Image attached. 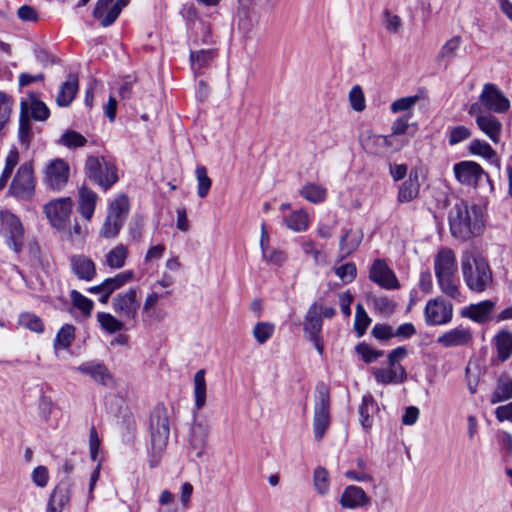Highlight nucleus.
I'll return each mask as SVG.
<instances>
[{
	"label": "nucleus",
	"instance_id": "nucleus-13",
	"mask_svg": "<svg viewBox=\"0 0 512 512\" xmlns=\"http://www.w3.org/2000/svg\"><path fill=\"white\" fill-rule=\"evenodd\" d=\"M452 315V305L439 299L429 300L424 309L425 321L429 326L446 324L451 321Z\"/></svg>",
	"mask_w": 512,
	"mask_h": 512
},
{
	"label": "nucleus",
	"instance_id": "nucleus-29",
	"mask_svg": "<svg viewBox=\"0 0 512 512\" xmlns=\"http://www.w3.org/2000/svg\"><path fill=\"white\" fill-rule=\"evenodd\" d=\"M419 190L418 174L417 172H410L408 179L399 187L397 201L399 203H409L418 197Z\"/></svg>",
	"mask_w": 512,
	"mask_h": 512
},
{
	"label": "nucleus",
	"instance_id": "nucleus-51",
	"mask_svg": "<svg viewBox=\"0 0 512 512\" xmlns=\"http://www.w3.org/2000/svg\"><path fill=\"white\" fill-rule=\"evenodd\" d=\"M469 151L473 155L482 156L485 159L493 160L496 157L495 150L485 141L474 139L469 145Z\"/></svg>",
	"mask_w": 512,
	"mask_h": 512
},
{
	"label": "nucleus",
	"instance_id": "nucleus-60",
	"mask_svg": "<svg viewBox=\"0 0 512 512\" xmlns=\"http://www.w3.org/2000/svg\"><path fill=\"white\" fill-rule=\"evenodd\" d=\"M349 101L351 104V107L355 111H363L366 107L365 104V97L362 91V88L359 85H355L351 88L349 92Z\"/></svg>",
	"mask_w": 512,
	"mask_h": 512
},
{
	"label": "nucleus",
	"instance_id": "nucleus-57",
	"mask_svg": "<svg viewBox=\"0 0 512 512\" xmlns=\"http://www.w3.org/2000/svg\"><path fill=\"white\" fill-rule=\"evenodd\" d=\"M334 272L344 284L351 283L357 276V268L353 262L335 267Z\"/></svg>",
	"mask_w": 512,
	"mask_h": 512
},
{
	"label": "nucleus",
	"instance_id": "nucleus-33",
	"mask_svg": "<svg viewBox=\"0 0 512 512\" xmlns=\"http://www.w3.org/2000/svg\"><path fill=\"white\" fill-rule=\"evenodd\" d=\"M462 44V38L460 36H453L447 40L440 48L436 60L440 64H449L457 55Z\"/></svg>",
	"mask_w": 512,
	"mask_h": 512
},
{
	"label": "nucleus",
	"instance_id": "nucleus-15",
	"mask_svg": "<svg viewBox=\"0 0 512 512\" xmlns=\"http://www.w3.org/2000/svg\"><path fill=\"white\" fill-rule=\"evenodd\" d=\"M371 498L364 489L356 485H348L344 488L339 504L343 509L355 510L369 506Z\"/></svg>",
	"mask_w": 512,
	"mask_h": 512
},
{
	"label": "nucleus",
	"instance_id": "nucleus-30",
	"mask_svg": "<svg viewBox=\"0 0 512 512\" xmlns=\"http://www.w3.org/2000/svg\"><path fill=\"white\" fill-rule=\"evenodd\" d=\"M322 330V317L316 303H313L305 316L304 331L310 340L317 339Z\"/></svg>",
	"mask_w": 512,
	"mask_h": 512
},
{
	"label": "nucleus",
	"instance_id": "nucleus-40",
	"mask_svg": "<svg viewBox=\"0 0 512 512\" xmlns=\"http://www.w3.org/2000/svg\"><path fill=\"white\" fill-rule=\"evenodd\" d=\"M496 349L498 358L502 361H506L512 355V333L500 332L496 336Z\"/></svg>",
	"mask_w": 512,
	"mask_h": 512
},
{
	"label": "nucleus",
	"instance_id": "nucleus-47",
	"mask_svg": "<svg viewBox=\"0 0 512 512\" xmlns=\"http://www.w3.org/2000/svg\"><path fill=\"white\" fill-rule=\"evenodd\" d=\"M195 175L197 180V194L200 198H205L212 185V181L208 177L206 167L198 165L195 170Z\"/></svg>",
	"mask_w": 512,
	"mask_h": 512
},
{
	"label": "nucleus",
	"instance_id": "nucleus-28",
	"mask_svg": "<svg viewBox=\"0 0 512 512\" xmlns=\"http://www.w3.org/2000/svg\"><path fill=\"white\" fill-rule=\"evenodd\" d=\"M129 213V200L124 194L116 197L109 205L107 218L113 222L124 225Z\"/></svg>",
	"mask_w": 512,
	"mask_h": 512
},
{
	"label": "nucleus",
	"instance_id": "nucleus-34",
	"mask_svg": "<svg viewBox=\"0 0 512 512\" xmlns=\"http://www.w3.org/2000/svg\"><path fill=\"white\" fill-rule=\"evenodd\" d=\"M205 374V370L200 369L195 373L193 378V395L195 408L197 411L201 410L206 405L207 387Z\"/></svg>",
	"mask_w": 512,
	"mask_h": 512
},
{
	"label": "nucleus",
	"instance_id": "nucleus-22",
	"mask_svg": "<svg viewBox=\"0 0 512 512\" xmlns=\"http://www.w3.org/2000/svg\"><path fill=\"white\" fill-rule=\"evenodd\" d=\"M70 266L73 273L80 280L91 281L96 275L95 263L85 255H72Z\"/></svg>",
	"mask_w": 512,
	"mask_h": 512
},
{
	"label": "nucleus",
	"instance_id": "nucleus-25",
	"mask_svg": "<svg viewBox=\"0 0 512 512\" xmlns=\"http://www.w3.org/2000/svg\"><path fill=\"white\" fill-rule=\"evenodd\" d=\"M375 380L383 385L400 384L407 378L406 369L404 367L388 366L387 368H377L373 372Z\"/></svg>",
	"mask_w": 512,
	"mask_h": 512
},
{
	"label": "nucleus",
	"instance_id": "nucleus-36",
	"mask_svg": "<svg viewBox=\"0 0 512 512\" xmlns=\"http://www.w3.org/2000/svg\"><path fill=\"white\" fill-rule=\"evenodd\" d=\"M438 285L440 290L443 294L446 296L452 298V299H458L461 296L460 290H459V280L456 276V273H453L452 275H441L436 276Z\"/></svg>",
	"mask_w": 512,
	"mask_h": 512
},
{
	"label": "nucleus",
	"instance_id": "nucleus-55",
	"mask_svg": "<svg viewBox=\"0 0 512 512\" xmlns=\"http://www.w3.org/2000/svg\"><path fill=\"white\" fill-rule=\"evenodd\" d=\"M19 323L25 328L36 333H41L44 331L43 321L40 317L33 313H22L19 317Z\"/></svg>",
	"mask_w": 512,
	"mask_h": 512
},
{
	"label": "nucleus",
	"instance_id": "nucleus-17",
	"mask_svg": "<svg viewBox=\"0 0 512 512\" xmlns=\"http://www.w3.org/2000/svg\"><path fill=\"white\" fill-rule=\"evenodd\" d=\"M72 483L69 478H65L52 490L47 512H62L64 507L70 502Z\"/></svg>",
	"mask_w": 512,
	"mask_h": 512
},
{
	"label": "nucleus",
	"instance_id": "nucleus-19",
	"mask_svg": "<svg viewBox=\"0 0 512 512\" xmlns=\"http://www.w3.org/2000/svg\"><path fill=\"white\" fill-rule=\"evenodd\" d=\"M435 276L452 275L457 272V262L454 251L448 247H441L434 258Z\"/></svg>",
	"mask_w": 512,
	"mask_h": 512
},
{
	"label": "nucleus",
	"instance_id": "nucleus-11",
	"mask_svg": "<svg viewBox=\"0 0 512 512\" xmlns=\"http://www.w3.org/2000/svg\"><path fill=\"white\" fill-rule=\"evenodd\" d=\"M479 101L487 111L494 113H505L510 108L509 100L494 84L490 83L483 86Z\"/></svg>",
	"mask_w": 512,
	"mask_h": 512
},
{
	"label": "nucleus",
	"instance_id": "nucleus-16",
	"mask_svg": "<svg viewBox=\"0 0 512 512\" xmlns=\"http://www.w3.org/2000/svg\"><path fill=\"white\" fill-rule=\"evenodd\" d=\"M78 371L82 374L89 375L99 384L112 388L115 386V380L109 369L102 362L89 361L78 366Z\"/></svg>",
	"mask_w": 512,
	"mask_h": 512
},
{
	"label": "nucleus",
	"instance_id": "nucleus-43",
	"mask_svg": "<svg viewBox=\"0 0 512 512\" xmlns=\"http://www.w3.org/2000/svg\"><path fill=\"white\" fill-rule=\"evenodd\" d=\"M300 195L307 201L318 204L326 199L327 191L325 188L316 184H307L300 190Z\"/></svg>",
	"mask_w": 512,
	"mask_h": 512
},
{
	"label": "nucleus",
	"instance_id": "nucleus-2",
	"mask_svg": "<svg viewBox=\"0 0 512 512\" xmlns=\"http://www.w3.org/2000/svg\"><path fill=\"white\" fill-rule=\"evenodd\" d=\"M451 234L461 240H467L481 233L483 223L478 214V208L467 202H457L449 212Z\"/></svg>",
	"mask_w": 512,
	"mask_h": 512
},
{
	"label": "nucleus",
	"instance_id": "nucleus-53",
	"mask_svg": "<svg viewBox=\"0 0 512 512\" xmlns=\"http://www.w3.org/2000/svg\"><path fill=\"white\" fill-rule=\"evenodd\" d=\"M390 138L383 135L369 134L361 139L362 146L370 153H379V148H383Z\"/></svg>",
	"mask_w": 512,
	"mask_h": 512
},
{
	"label": "nucleus",
	"instance_id": "nucleus-44",
	"mask_svg": "<svg viewBox=\"0 0 512 512\" xmlns=\"http://www.w3.org/2000/svg\"><path fill=\"white\" fill-rule=\"evenodd\" d=\"M133 276L134 273L132 270H126L124 272L118 273L114 277L107 278L103 281L105 290L112 294L115 290L120 289L125 284L130 282L133 279Z\"/></svg>",
	"mask_w": 512,
	"mask_h": 512
},
{
	"label": "nucleus",
	"instance_id": "nucleus-52",
	"mask_svg": "<svg viewBox=\"0 0 512 512\" xmlns=\"http://www.w3.org/2000/svg\"><path fill=\"white\" fill-rule=\"evenodd\" d=\"M370 323L371 319L365 311L363 305L357 304L355 311L354 329L358 337H361L365 334Z\"/></svg>",
	"mask_w": 512,
	"mask_h": 512
},
{
	"label": "nucleus",
	"instance_id": "nucleus-9",
	"mask_svg": "<svg viewBox=\"0 0 512 512\" xmlns=\"http://www.w3.org/2000/svg\"><path fill=\"white\" fill-rule=\"evenodd\" d=\"M141 297L138 288H129L112 299L114 312L127 322H135L140 309Z\"/></svg>",
	"mask_w": 512,
	"mask_h": 512
},
{
	"label": "nucleus",
	"instance_id": "nucleus-12",
	"mask_svg": "<svg viewBox=\"0 0 512 512\" xmlns=\"http://www.w3.org/2000/svg\"><path fill=\"white\" fill-rule=\"evenodd\" d=\"M369 279L387 290L398 289L400 287L395 273L382 259H376L371 265Z\"/></svg>",
	"mask_w": 512,
	"mask_h": 512
},
{
	"label": "nucleus",
	"instance_id": "nucleus-20",
	"mask_svg": "<svg viewBox=\"0 0 512 512\" xmlns=\"http://www.w3.org/2000/svg\"><path fill=\"white\" fill-rule=\"evenodd\" d=\"M473 339L472 332L468 328L456 327L437 338V343L445 348L465 346Z\"/></svg>",
	"mask_w": 512,
	"mask_h": 512
},
{
	"label": "nucleus",
	"instance_id": "nucleus-54",
	"mask_svg": "<svg viewBox=\"0 0 512 512\" xmlns=\"http://www.w3.org/2000/svg\"><path fill=\"white\" fill-rule=\"evenodd\" d=\"M275 326L269 322H258L253 328V336L259 344H264L273 335Z\"/></svg>",
	"mask_w": 512,
	"mask_h": 512
},
{
	"label": "nucleus",
	"instance_id": "nucleus-45",
	"mask_svg": "<svg viewBox=\"0 0 512 512\" xmlns=\"http://www.w3.org/2000/svg\"><path fill=\"white\" fill-rule=\"evenodd\" d=\"M287 227L295 232L305 231L308 227V215L306 212L294 211L285 218Z\"/></svg>",
	"mask_w": 512,
	"mask_h": 512
},
{
	"label": "nucleus",
	"instance_id": "nucleus-39",
	"mask_svg": "<svg viewBox=\"0 0 512 512\" xmlns=\"http://www.w3.org/2000/svg\"><path fill=\"white\" fill-rule=\"evenodd\" d=\"M127 256V247L123 244H118L107 253L105 263L112 269H120L125 265Z\"/></svg>",
	"mask_w": 512,
	"mask_h": 512
},
{
	"label": "nucleus",
	"instance_id": "nucleus-7",
	"mask_svg": "<svg viewBox=\"0 0 512 512\" xmlns=\"http://www.w3.org/2000/svg\"><path fill=\"white\" fill-rule=\"evenodd\" d=\"M0 233L7 245L15 253H20L24 246V227L20 218L5 210L0 212Z\"/></svg>",
	"mask_w": 512,
	"mask_h": 512
},
{
	"label": "nucleus",
	"instance_id": "nucleus-62",
	"mask_svg": "<svg viewBox=\"0 0 512 512\" xmlns=\"http://www.w3.org/2000/svg\"><path fill=\"white\" fill-rule=\"evenodd\" d=\"M71 296L74 306L84 315L89 316L93 308V302L75 290L72 291Z\"/></svg>",
	"mask_w": 512,
	"mask_h": 512
},
{
	"label": "nucleus",
	"instance_id": "nucleus-50",
	"mask_svg": "<svg viewBox=\"0 0 512 512\" xmlns=\"http://www.w3.org/2000/svg\"><path fill=\"white\" fill-rule=\"evenodd\" d=\"M313 482L316 491L320 495H326L329 492V473L324 467L319 466L314 470Z\"/></svg>",
	"mask_w": 512,
	"mask_h": 512
},
{
	"label": "nucleus",
	"instance_id": "nucleus-1",
	"mask_svg": "<svg viewBox=\"0 0 512 512\" xmlns=\"http://www.w3.org/2000/svg\"><path fill=\"white\" fill-rule=\"evenodd\" d=\"M461 271L466 286L473 292H484L493 282L489 263L476 248H470L463 252Z\"/></svg>",
	"mask_w": 512,
	"mask_h": 512
},
{
	"label": "nucleus",
	"instance_id": "nucleus-41",
	"mask_svg": "<svg viewBox=\"0 0 512 512\" xmlns=\"http://www.w3.org/2000/svg\"><path fill=\"white\" fill-rule=\"evenodd\" d=\"M28 103V112H31V117L36 121H45L48 119L50 115L49 108L47 105L39 100L35 94L30 95V100Z\"/></svg>",
	"mask_w": 512,
	"mask_h": 512
},
{
	"label": "nucleus",
	"instance_id": "nucleus-18",
	"mask_svg": "<svg viewBox=\"0 0 512 512\" xmlns=\"http://www.w3.org/2000/svg\"><path fill=\"white\" fill-rule=\"evenodd\" d=\"M209 434V426L205 422H194L189 433V449L197 458L202 457L206 440Z\"/></svg>",
	"mask_w": 512,
	"mask_h": 512
},
{
	"label": "nucleus",
	"instance_id": "nucleus-8",
	"mask_svg": "<svg viewBox=\"0 0 512 512\" xmlns=\"http://www.w3.org/2000/svg\"><path fill=\"white\" fill-rule=\"evenodd\" d=\"M453 171L455 178L462 185L480 188L483 183H487L490 190L493 188L489 175L474 161H460L454 164Z\"/></svg>",
	"mask_w": 512,
	"mask_h": 512
},
{
	"label": "nucleus",
	"instance_id": "nucleus-59",
	"mask_svg": "<svg viewBox=\"0 0 512 512\" xmlns=\"http://www.w3.org/2000/svg\"><path fill=\"white\" fill-rule=\"evenodd\" d=\"M472 135L469 128L463 125L456 126L450 130L449 136H448V143L453 146L458 143H461L468 138H470Z\"/></svg>",
	"mask_w": 512,
	"mask_h": 512
},
{
	"label": "nucleus",
	"instance_id": "nucleus-49",
	"mask_svg": "<svg viewBox=\"0 0 512 512\" xmlns=\"http://www.w3.org/2000/svg\"><path fill=\"white\" fill-rule=\"evenodd\" d=\"M130 0H117L109 10L104 12L102 18H98L100 20V24L102 27H108L112 25L116 19L119 17L123 8H125L129 4Z\"/></svg>",
	"mask_w": 512,
	"mask_h": 512
},
{
	"label": "nucleus",
	"instance_id": "nucleus-31",
	"mask_svg": "<svg viewBox=\"0 0 512 512\" xmlns=\"http://www.w3.org/2000/svg\"><path fill=\"white\" fill-rule=\"evenodd\" d=\"M216 57V52L213 49H202L198 51H190V64L191 69L195 75H200L204 68L210 66L214 58Z\"/></svg>",
	"mask_w": 512,
	"mask_h": 512
},
{
	"label": "nucleus",
	"instance_id": "nucleus-48",
	"mask_svg": "<svg viewBox=\"0 0 512 512\" xmlns=\"http://www.w3.org/2000/svg\"><path fill=\"white\" fill-rule=\"evenodd\" d=\"M75 336V327L70 324H66L60 328L55 339L54 348H68L72 344Z\"/></svg>",
	"mask_w": 512,
	"mask_h": 512
},
{
	"label": "nucleus",
	"instance_id": "nucleus-35",
	"mask_svg": "<svg viewBox=\"0 0 512 512\" xmlns=\"http://www.w3.org/2000/svg\"><path fill=\"white\" fill-rule=\"evenodd\" d=\"M18 136L20 142L28 146L31 138H32V132H31V124H30V118L28 115V103L26 101H22L20 104V117H19V131Z\"/></svg>",
	"mask_w": 512,
	"mask_h": 512
},
{
	"label": "nucleus",
	"instance_id": "nucleus-42",
	"mask_svg": "<svg viewBox=\"0 0 512 512\" xmlns=\"http://www.w3.org/2000/svg\"><path fill=\"white\" fill-rule=\"evenodd\" d=\"M18 162H19V153H18L17 149L16 148L11 149L9 151L8 155L6 156L5 166L0 175V190L4 189V187L6 186L8 180L11 177L12 172H13L14 168L16 167V165L18 164Z\"/></svg>",
	"mask_w": 512,
	"mask_h": 512
},
{
	"label": "nucleus",
	"instance_id": "nucleus-58",
	"mask_svg": "<svg viewBox=\"0 0 512 512\" xmlns=\"http://www.w3.org/2000/svg\"><path fill=\"white\" fill-rule=\"evenodd\" d=\"M382 20L385 29L389 33L397 34L402 29V20L400 16L393 14L390 10L385 9L382 13Z\"/></svg>",
	"mask_w": 512,
	"mask_h": 512
},
{
	"label": "nucleus",
	"instance_id": "nucleus-3",
	"mask_svg": "<svg viewBox=\"0 0 512 512\" xmlns=\"http://www.w3.org/2000/svg\"><path fill=\"white\" fill-rule=\"evenodd\" d=\"M170 435V422L167 408L157 404L150 415V438L154 456H159L165 449Z\"/></svg>",
	"mask_w": 512,
	"mask_h": 512
},
{
	"label": "nucleus",
	"instance_id": "nucleus-61",
	"mask_svg": "<svg viewBox=\"0 0 512 512\" xmlns=\"http://www.w3.org/2000/svg\"><path fill=\"white\" fill-rule=\"evenodd\" d=\"M262 257L268 264L276 266H281L287 260L285 252L278 248H269L267 251L264 250Z\"/></svg>",
	"mask_w": 512,
	"mask_h": 512
},
{
	"label": "nucleus",
	"instance_id": "nucleus-5",
	"mask_svg": "<svg viewBox=\"0 0 512 512\" xmlns=\"http://www.w3.org/2000/svg\"><path fill=\"white\" fill-rule=\"evenodd\" d=\"M36 178L31 162H25L17 169L8 188V196L18 201H31L35 195Z\"/></svg>",
	"mask_w": 512,
	"mask_h": 512
},
{
	"label": "nucleus",
	"instance_id": "nucleus-56",
	"mask_svg": "<svg viewBox=\"0 0 512 512\" xmlns=\"http://www.w3.org/2000/svg\"><path fill=\"white\" fill-rule=\"evenodd\" d=\"M355 351L363 359V361L368 364L375 362L384 354V351L376 350L369 346L368 344H366L365 342L358 344L355 347Z\"/></svg>",
	"mask_w": 512,
	"mask_h": 512
},
{
	"label": "nucleus",
	"instance_id": "nucleus-32",
	"mask_svg": "<svg viewBox=\"0 0 512 512\" xmlns=\"http://www.w3.org/2000/svg\"><path fill=\"white\" fill-rule=\"evenodd\" d=\"M379 410L377 402L372 395H365L362 398V403L359 406V420L364 429H370L373 425V415Z\"/></svg>",
	"mask_w": 512,
	"mask_h": 512
},
{
	"label": "nucleus",
	"instance_id": "nucleus-64",
	"mask_svg": "<svg viewBox=\"0 0 512 512\" xmlns=\"http://www.w3.org/2000/svg\"><path fill=\"white\" fill-rule=\"evenodd\" d=\"M417 101L418 96H408L399 98L391 104V111L393 113L408 111L416 104Z\"/></svg>",
	"mask_w": 512,
	"mask_h": 512
},
{
	"label": "nucleus",
	"instance_id": "nucleus-38",
	"mask_svg": "<svg viewBox=\"0 0 512 512\" xmlns=\"http://www.w3.org/2000/svg\"><path fill=\"white\" fill-rule=\"evenodd\" d=\"M96 317L101 328L109 334L120 332L125 329V320H120L110 313L98 312Z\"/></svg>",
	"mask_w": 512,
	"mask_h": 512
},
{
	"label": "nucleus",
	"instance_id": "nucleus-21",
	"mask_svg": "<svg viewBox=\"0 0 512 512\" xmlns=\"http://www.w3.org/2000/svg\"><path fill=\"white\" fill-rule=\"evenodd\" d=\"M478 128L495 144L499 143L502 133L501 121L491 113L477 115Z\"/></svg>",
	"mask_w": 512,
	"mask_h": 512
},
{
	"label": "nucleus",
	"instance_id": "nucleus-24",
	"mask_svg": "<svg viewBox=\"0 0 512 512\" xmlns=\"http://www.w3.org/2000/svg\"><path fill=\"white\" fill-rule=\"evenodd\" d=\"M97 199V194L86 186H82L78 191V211L88 221L95 212Z\"/></svg>",
	"mask_w": 512,
	"mask_h": 512
},
{
	"label": "nucleus",
	"instance_id": "nucleus-46",
	"mask_svg": "<svg viewBox=\"0 0 512 512\" xmlns=\"http://www.w3.org/2000/svg\"><path fill=\"white\" fill-rule=\"evenodd\" d=\"M58 143L69 149H75L83 147L87 143V139L77 131L67 130L62 134Z\"/></svg>",
	"mask_w": 512,
	"mask_h": 512
},
{
	"label": "nucleus",
	"instance_id": "nucleus-23",
	"mask_svg": "<svg viewBox=\"0 0 512 512\" xmlns=\"http://www.w3.org/2000/svg\"><path fill=\"white\" fill-rule=\"evenodd\" d=\"M363 240V231L361 229H348L340 237L339 251L340 258L344 259L354 253Z\"/></svg>",
	"mask_w": 512,
	"mask_h": 512
},
{
	"label": "nucleus",
	"instance_id": "nucleus-37",
	"mask_svg": "<svg viewBox=\"0 0 512 512\" xmlns=\"http://www.w3.org/2000/svg\"><path fill=\"white\" fill-rule=\"evenodd\" d=\"M512 398V379L506 375L498 379L495 390L493 391L490 402L496 404L507 401Z\"/></svg>",
	"mask_w": 512,
	"mask_h": 512
},
{
	"label": "nucleus",
	"instance_id": "nucleus-14",
	"mask_svg": "<svg viewBox=\"0 0 512 512\" xmlns=\"http://www.w3.org/2000/svg\"><path fill=\"white\" fill-rule=\"evenodd\" d=\"M70 168L62 159L52 160L46 167L44 181L53 190H61L68 182Z\"/></svg>",
	"mask_w": 512,
	"mask_h": 512
},
{
	"label": "nucleus",
	"instance_id": "nucleus-6",
	"mask_svg": "<svg viewBox=\"0 0 512 512\" xmlns=\"http://www.w3.org/2000/svg\"><path fill=\"white\" fill-rule=\"evenodd\" d=\"M85 173L90 180L104 190H108L118 180L116 166L102 156L87 157Z\"/></svg>",
	"mask_w": 512,
	"mask_h": 512
},
{
	"label": "nucleus",
	"instance_id": "nucleus-10",
	"mask_svg": "<svg viewBox=\"0 0 512 512\" xmlns=\"http://www.w3.org/2000/svg\"><path fill=\"white\" fill-rule=\"evenodd\" d=\"M73 208L71 198L64 197L51 200L44 205L43 211L50 224L57 230H64L69 222Z\"/></svg>",
	"mask_w": 512,
	"mask_h": 512
},
{
	"label": "nucleus",
	"instance_id": "nucleus-26",
	"mask_svg": "<svg viewBox=\"0 0 512 512\" xmlns=\"http://www.w3.org/2000/svg\"><path fill=\"white\" fill-rule=\"evenodd\" d=\"M78 91V77L70 73L62 83L56 96V103L60 107H68L74 100Z\"/></svg>",
	"mask_w": 512,
	"mask_h": 512
},
{
	"label": "nucleus",
	"instance_id": "nucleus-63",
	"mask_svg": "<svg viewBox=\"0 0 512 512\" xmlns=\"http://www.w3.org/2000/svg\"><path fill=\"white\" fill-rule=\"evenodd\" d=\"M122 227L123 226L120 224L113 222L106 217L99 230V236L105 239L115 238L119 234Z\"/></svg>",
	"mask_w": 512,
	"mask_h": 512
},
{
	"label": "nucleus",
	"instance_id": "nucleus-27",
	"mask_svg": "<svg viewBox=\"0 0 512 512\" xmlns=\"http://www.w3.org/2000/svg\"><path fill=\"white\" fill-rule=\"evenodd\" d=\"M494 307L495 302L492 300H484L479 303L469 305L462 311V315L477 323H484L489 319Z\"/></svg>",
	"mask_w": 512,
	"mask_h": 512
},
{
	"label": "nucleus",
	"instance_id": "nucleus-4",
	"mask_svg": "<svg viewBox=\"0 0 512 512\" xmlns=\"http://www.w3.org/2000/svg\"><path fill=\"white\" fill-rule=\"evenodd\" d=\"M331 423L330 415V393L324 383H318L316 386L314 415H313V434L316 441H321Z\"/></svg>",
	"mask_w": 512,
	"mask_h": 512
}]
</instances>
